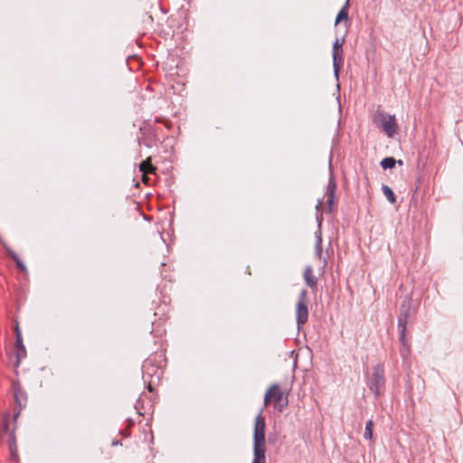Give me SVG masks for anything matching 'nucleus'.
Listing matches in <instances>:
<instances>
[{"label":"nucleus","mask_w":463,"mask_h":463,"mask_svg":"<svg viewBox=\"0 0 463 463\" xmlns=\"http://www.w3.org/2000/svg\"><path fill=\"white\" fill-rule=\"evenodd\" d=\"M165 365L166 358L163 350L153 353L143 362V380L149 392H152L155 386L159 384L163 378Z\"/></svg>","instance_id":"nucleus-1"},{"label":"nucleus","mask_w":463,"mask_h":463,"mask_svg":"<svg viewBox=\"0 0 463 463\" xmlns=\"http://www.w3.org/2000/svg\"><path fill=\"white\" fill-rule=\"evenodd\" d=\"M412 298L410 295L404 297L401 307L397 320V327L399 333V341L402 345L400 354L403 360L407 359L411 354V348L408 339L406 338V329L409 318L412 317Z\"/></svg>","instance_id":"nucleus-2"},{"label":"nucleus","mask_w":463,"mask_h":463,"mask_svg":"<svg viewBox=\"0 0 463 463\" xmlns=\"http://www.w3.org/2000/svg\"><path fill=\"white\" fill-rule=\"evenodd\" d=\"M265 419L262 411L255 419L253 434V460L252 463H266Z\"/></svg>","instance_id":"nucleus-3"},{"label":"nucleus","mask_w":463,"mask_h":463,"mask_svg":"<svg viewBox=\"0 0 463 463\" xmlns=\"http://www.w3.org/2000/svg\"><path fill=\"white\" fill-rule=\"evenodd\" d=\"M170 312V306L165 302L162 301L160 304L156 305L154 308L153 317L154 320L151 321L152 330L151 333L155 336H162L165 334L166 330L165 328V324L168 320V314Z\"/></svg>","instance_id":"nucleus-4"},{"label":"nucleus","mask_w":463,"mask_h":463,"mask_svg":"<svg viewBox=\"0 0 463 463\" xmlns=\"http://www.w3.org/2000/svg\"><path fill=\"white\" fill-rule=\"evenodd\" d=\"M367 387L377 398L385 391L384 367L382 364H378L373 367V373L367 376Z\"/></svg>","instance_id":"nucleus-5"},{"label":"nucleus","mask_w":463,"mask_h":463,"mask_svg":"<svg viewBox=\"0 0 463 463\" xmlns=\"http://www.w3.org/2000/svg\"><path fill=\"white\" fill-rule=\"evenodd\" d=\"M158 140V128L155 124L145 121L139 128V136L137 137L139 146L153 147L157 145Z\"/></svg>","instance_id":"nucleus-6"},{"label":"nucleus","mask_w":463,"mask_h":463,"mask_svg":"<svg viewBox=\"0 0 463 463\" xmlns=\"http://www.w3.org/2000/svg\"><path fill=\"white\" fill-rule=\"evenodd\" d=\"M272 402L279 411H282L288 406V398H284V393L278 383L272 384L264 397L266 406Z\"/></svg>","instance_id":"nucleus-7"},{"label":"nucleus","mask_w":463,"mask_h":463,"mask_svg":"<svg viewBox=\"0 0 463 463\" xmlns=\"http://www.w3.org/2000/svg\"><path fill=\"white\" fill-rule=\"evenodd\" d=\"M308 303L309 299L307 290L303 288L298 295V302L296 305V320L298 328H300L307 322Z\"/></svg>","instance_id":"nucleus-8"},{"label":"nucleus","mask_w":463,"mask_h":463,"mask_svg":"<svg viewBox=\"0 0 463 463\" xmlns=\"http://www.w3.org/2000/svg\"><path fill=\"white\" fill-rule=\"evenodd\" d=\"M377 118H379L381 127L388 137H393L399 128L395 115L387 116L383 112L378 110L375 113V120Z\"/></svg>","instance_id":"nucleus-9"},{"label":"nucleus","mask_w":463,"mask_h":463,"mask_svg":"<svg viewBox=\"0 0 463 463\" xmlns=\"http://www.w3.org/2000/svg\"><path fill=\"white\" fill-rule=\"evenodd\" d=\"M12 391L14 393V402L17 407V411L14 413V419L16 420L21 411L26 407L28 397L26 392L22 388L18 382H13Z\"/></svg>","instance_id":"nucleus-10"},{"label":"nucleus","mask_w":463,"mask_h":463,"mask_svg":"<svg viewBox=\"0 0 463 463\" xmlns=\"http://www.w3.org/2000/svg\"><path fill=\"white\" fill-rule=\"evenodd\" d=\"M345 39L339 40L338 38L333 43V68H334V75L335 79L338 80L341 65L343 64V44Z\"/></svg>","instance_id":"nucleus-11"},{"label":"nucleus","mask_w":463,"mask_h":463,"mask_svg":"<svg viewBox=\"0 0 463 463\" xmlns=\"http://www.w3.org/2000/svg\"><path fill=\"white\" fill-rule=\"evenodd\" d=\"M137 412L144 416L147 413H152L154 411V402L151 396L146 392H142L135 404Z\"/></svg>","instance_id":"nucleus-12"},{"label":"nucleus","mask_w":463,"mask_h":463,"mask_svg":"<svg viewBox=\"0 0 463 463\" xmlns=\"http://www.w3.org/2000/svg\"><path fill=\"white\" fill-rule=\"evenodd\" d=\"M337 189L335 178L331 175L326 186L325 196L326 197L327 210L329 213L335 211V198Z\"/></svg>","instance_id":"nucleus-13"},{"label":"nucleus","mask_w":463,"mask_h":463,"mask_svg":"<svg viewBox=\"0 0 463 463\" xmlns=\"http://www.w3.org/2000/svg\"><path fill=\"white\" fill-rule=\"evenodd\" d=\"M26 357V349L23 343V337L18 336V339H15V361L14 363V367H18L22 359Z\"/></svg>","instance_id":"nucleus-14"},{"label":"nucleus","mask_w":463,"mask_h":463,"mask_svg":"<svg viewBox=\"0 0 463 463\" xmlns=\"http://www.w3.org/2000/svg\"><path fill=\"white\" fill-rule=\"evenodd\" d=\"M303 278L307 287H309L313 290L317 288V279L314 275L313 269L311 266H307L305 268L303 272Z\"/></svg>","instance_id":"nucleus-15"},{"label":"nucleus","mask_w":463,"mask_h":463,"mask_svg":"<svg viewBox=\"0 0 463 463\" xmlns=\"http://www.w3.org/2000/svg\"><path fill=\"white\" fill-rule=\"evenodd\" d=\"M139 171L142 174H155L156 167L152 165V157L148 156L139 164Z\"/></svg>","instance_id":"nucleus-16"},{"label":"nucleus","mask_w":463,"mask_h":463,"mask_svg":"<svg viewBox=\"0 0 463 463\" xmlns=\"http://www.w3.org/2000/svg\"><path fill=\"white\" fill-rule=\"evenodd\" d=\"M7 255L15 262L16 268L22 271L26 272L27 269L24 265V263L22 261V260L19 258V256L16 254L15 251H14L11 249L6 250Z\"/></svg>","instance_id":"nucleus-17"},{"label":"nucleus","mask_w":463,"mask_h":463,"mask_svg":"<svg viewBox=\"0 0 463 463\" xmlns=\"http://www.w3.org/2000/svg\"><path fill=\"white\" fill-rule=\"evenodd\" d=\"M349 6H350V0H346L344 6L341 8V10L338 12V14L336 15L335 23V25L338 24L341 21L348 19Z\"/></svg>","instance_id":"nucleus-18"},{"label":"nucleus","mask_w":463,"mask_h":463,"mask_svg":"<svg viewBox=\"0 0 463 463\" xmlns=\"http://www.w3.org/2000/svg\"><path fill=\"white\" fill-rule=\"evenodd\" d=\"M8 446L12 458L15 459L17 458V443L14 431L10 433Z\"/></svg>","instance_id":"nucleus-19"},{"label":"nucleus","mask_w":463,"mask_h":463,"mask_svg":"<svg viewBox=\"0 0 463 463\" xmlns=\"http://www.w3.org/2000/svg\"><path fill=\"white\" fill-rule=\"evenodd\" d=\"M382 190L383 194L391 203H396V196L391 187H389L386 184H383Z\"/></svg>","instance_id":"nucleus-20"},{"label":"nucleus","mask_w":463,"mask_h":463,"mask_svg":"<svg viewBox=\"0 0 463 463\" xmlns=\"http://www.w3.org/2000/svg\"><path fill=\"white\" fill-rule=\"evenodd\" d=\"M316 239L317 240H316V246H315V255L318 259H321L322 253H323V247H322V236H321L320 232L318 234H317Z\"/></svg>","instance_id":"nucleus-21"},{"label":"nucleus","mask_w":463,"mask_h":463,"mask_svg":"<svg viewBox=\"0 0 463 463\" xmlns=\"http://www.w3.org/2000/svg\"><path fill=\"white\" fill-rule=\"evenodd\" d=\"M373 420H368L365 424L364 432V438L365 439H373Z\"/></svg>","instance_id":"nucleus-22"},{"label":"nucleus","mask_w":463,"mask_h":463,"mask_svg":"<svg viewBox=\"0 0 463 463\" xmlns=\"http://www.w3.org/2000/svg\"><path fill=\"white\" fill-rule=\"evenodd\" d=\"M380 165H381L382 168L384 170L391 169L395 166L396 160H395V158H393L392 156H388V157L383 158L381 161Z\"/></svg>","instance_id":"nucleus-23"},{"label":"nucleus","mask_w":463,"mask_h":463,"mask_svg":"<svg viewBox=\"0 0 463 463\" xmlns=\"http://www.w3.org/2000/svg\"><path fill=\"white\" fill-rule=\"evenodd\" d=\"M322 203H323V200H322V199H319V200L317 201V205H316L317 221V222H318V226H320V225H321L322 221H323L322 210H321Z\"/></svg>","instance_id":"nucleus-24"},{"label":"nucleus","mask_w":463,"mask_h":463,"mask_svg":"<svg viewBox=\"0 0 463 463\" xmlns=\"http://www.w3.org/2000/svg\"><path fill=\"white\" fill-rule=\"evenodd\" d=\"M14 332H15V339H18V336H22V333L20 331L18 323L15 325Z\"/></svg>","instance_id":"nucleus-25"},{"label":"nucleus","mask_w":463,"mask_h":463,"mask_svg":"<svg viewBox=\"0 0 463 463\" xmlns=\"http://www.w3.org/2000/svg\"><path fill=\"white\" fill-rule=\"evenodd\" d=\"M148 174H142V181L144 184H148L149 178L147 176Z\"/></svg>","instance_id":"nucleus-26"},{"label":"nucleus","mask_w":463,"mask_h":463,"mask_svg":"<svg viewBox=\"0 0 463 463\" xmlns=\"http://www.w3.org/2000/svg\"><path fill=\"white\" fill-rule=\"evenodd\" d=\"M156 123H164L168 128H169V125L166 121H165L164 119H161V118H156Z\"/></svg>","instance_id":"nucleus-27"},{"label":"nucleus","mask_w":463,"mask_h":463,"mask_svg":"<svg viewBox=\"0 0 463 463\" xmlns=\"http://www.w3.org/2000/svg\"><path fill=\"white\" fill-rule=\"evenodd\" d=\"M134 424H135V422H134L132 420H128V425H129V426H132V425H134Z\"/></svg>","instance_id":"nucleus-28"},{"label":"nucleus","mask_w":463,"mask_h":463,"mask_svg":"<svg viewBox=\"0 0 463 463\" xmlns=\"http://www.w3.org/2000/svg\"><path fill=\"white\" fill-rule=\"evenodd\" d=\"M396 164L402 165L403 164V162H402V160H398V161L396 160Z\"/></svg>","instance_id":"nucleus-29"},{"label":"nucleus","mask_w":463,"mask_h":463,"mask_svg":"<svg viewBox=\"0 0 463 463\" xmlns=\"http://www.w3.org/2000/svg\"><path fill=\"white\" fill-rule=\"evenodd\" d=\"M4 428H5V430H8V425H7V423H5V424H4Z\"/></svg>","instance_id":"nucleus-30"},{"label":"nucleus","mask_w":463,"mask_h":463,"mask_svg":"<svg viewBox=\"0 0 463 463\" xmlns=\"http://www.w3.org/2000/svg\"><path fill=\"white\" fill-rule=\"evenodd\" d=\"M125 431H126V430L122 431V433H123L124 435H125ZM126 436H128V433H126Z\"/></svg>","instance_id":"nucleus-31"}]
</instances>
